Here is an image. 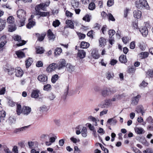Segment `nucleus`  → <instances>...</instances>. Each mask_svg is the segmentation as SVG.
Listing matches in <instances>:
<instances>
[{
  "label": "nucleus",
  "instance_id": "obj_1",
  "mask_svg": "<svg viewBox=\"0 0 153 153\" xmlns=\"http://www.w3.org/2000/svg\"><path fill=\"white\" fill-rule=\"evenodd\" d=\"M136 5L138 9H145L149 10L150 8L146 0H139V2L136 1Z\"/></svg>",
  "mask_w": 153,
  "mask_h": 153
},
{
  "label": "nucleus",
  "instance_id": "obj_2",
  "mask_svg": "<svg viewBox=\"0 0 153 153\" xmlns=\"http://www.w3.org/2000/svg\"><path fill=\"white\" fill-rule=\"evenodd\" d=\"M66 61L65 59H61L59 61L58 64H56L57 67L58 69L61 70L66 67Z\"/></svg>",
  "mask_w": 153,
  "mask_h": 153
},
{
  "label": "nucleus",
  "instance_id": "obj_3",
  "mask_svg": "<svg viewBox=\"0 0 153 153\" xmlns=\"http://www.w3.org/2000/svg\"><path fill=\"white\" fill-rule=\"evenodd\" d=\"M49 2H46L45 3H42L39 4H38L36 6L35 10H45L46 7L48 6Z\"/></svg>",
  "mask_w": 153,
  "mask_h": 153
},
{
  "label": "nucleus",
  "instance_id": "obj_4",
  "mask_svg": "<svg viewBox=\"0 0 153 153\" xmlns=\"http://www.w3.org/2000/svg\"><path fill=\"white\" fill-rule=\"evenodd\" d=\"M37 79L40 82L44 84L46 83L47 82L48 77L46 75H40L38 76Z\"/></svg>",
  "mask_w": 153,
  "mask_h": 153
},
{
  "label": "nucleus",
  "instance_id": "obj_5",
  "mask_svg": "<svg viewBox=\"0 0 153 153\" xmlns=\"http://www.w3.org/2000/svg\"><path fill=\"white\" fill-rule=\"evenodd\" d=\"M14 39L19 42L21 41V42L17 44V45L18 46H20L24 45L26 44V41L24 40H21V38L20 36L19 35H16L14 36L13 37Z\"/></svg>",
  "mask_w": 153,
  "mask_h": 153
},
{
  "label": "nucleus",
  "instance_id": "obj_6",
  "mask_svg": "<svg viewBox=\"0 0 153 153\" xmlns=\"http://www.w3.org/2000/svg\"><path fill=\"white\" fill-rule=\"evenodd\" d=\"M56 64L53 63L50 64L47 67L46 71L49 72H50L54 71L56 68Z\"/></svg>",
  "mask_w": 153,
  "mask_h": 153
},
{
  "label": "nucleus",
  "instance_id": "obj_7",
  "mask_svg": "<svg viewBox=\"0 0 153 153\" xmlns=\"http://www.w3.org/2000/svg\"><path fill=\"white\" fill-rule=\"evenodd\" d=\"M110 99H106L104 101V102L101 105V107L102 108H107L110 107L111 105Z\"/></svg>",
  "mask_w": 153,
  "mask_h": 153
},
{
  "label": "nucleus",
  "instance_id": "obj_8",
  "mask_svg": "<svg viewBox=\"0 0 153 153\" xmlns=\"http://www.w3.org/2000/svg\"><path fill=\"white\" fill-rule=\"evenodd\" d=\"M17 14V17L19 19L25 18L26 12L25 10H18Z\"/></svg>",
  "mask_w": 153,
  "mask_h": 153
},
{
  "label": "nucleus",
  "instance_id": "obj_9",
  "mask_svg": "<svg viewBox=\"0 0 153 153\" xmlns=\"http://www.w3.org/2000/svg\"><path fill=\"white\" fill-rule=\"evenodd\" d=\"M140 97V96L138 95H137L136 96L132 98L131 101V104L133 105H137Z\"/></svg>",
  "mask_w": 153,
  "mask_h": 153
},
{
  "label": "nucleus",
  "instance_id": "obj_10",
  "mask_svg": "<svg viewBox=\"0 0 153 153\" xmlns=\"http://www.w3.org/2000/svg\"><path fill=\"white\" fill-rule=\"evenodd\" d=\"M31 110L30 107L24 106L23 107L22 113L25 115H27L30 113Z\"/></svg>",
  "mask_w": 153,
  "mask_h": 153
},
{
  "label": "nucleus",
  "instance_id": "obj_11",
  "mask_svg": "<svg viewBox=\"0 0 153 153\" xmlns=\"http://www.w3.org/2000/svg\"><path fill=\"white\" fill-rule=\"evenodd\" d=\"M40 94V91L38 89L33 90L32 92L31 95V97L34 98H37L39 97Z\"/></svg>",
  "mask_w": 153,
  "mask_h": 153
},
{
  "label": "nucleus",
  "instance_id": "obj_12",
  "mask_svg": "<svg viewBox=\"0 0 153 153\" xmlns=\"http://www.w3.org/2000/svg\"><path fill=\"white\" fill-rule=\"evenodd\" d=\"M16 76L18 77H21L23 75V72L21 68L17 67L15 69Z\"/></svg>",
  "mask_w": 153,
  "mask_h": 153
},
{
  "label": "nucleus",
  "instance_id": "obj_13",
  "mask_svg": "<svg viewBox=\"0 0 153 153\" xmlns=\"http://www.w3.org/2000/svg\"><path fill=\"white\" fill-rule=\"evenodd\" d=\"M66 70L70 73H72L74 71L75 67L70 63H67L66 66Z\"/></svg>",
  "mask_w": 153,
  "mask_h": 153
},
{
  "label": "nucleus",
  "instance_id": "obj_14",
  "mask_svg": "<svg viewBox=\"0 0 153 153\" xmlns=\"http://www.w3.org/2000/svg\"><path fill=\"white\" fill-rule=\"evenodd\" d=\"M140 31L141 33L143 36L146 37L148 33V31L146 27H143L140 29Z\"/></svg>",
  "mask_w": 153,
  "mask_h": 153
},
{
  "label": "nucleus",
  "instance_id": "obj_15",
  "mask_svg": "<svg viewBox=\"0 0 153 153\" xmlns=\"http://www.w3.org/2000/svg\"><path fill=\"white\" fill-rule=\"evenodd\" d=\"M26 18L19 19L17 21V25L19 27H22L25 25Z\"/></svg>",
  "mask_w": 153,
  "mask_h": 153
},
{
  "label": "nucleus",
  "instance_id": "obj_16",
  "mask_svg": "<svg viewBox=\"0 0 153 153\" xmlns=\"http://www.w3.org/2000/svg\"><path fill=\"white\" fill-rule=\"evenodd\" d=\"M110 89L109 88H105L102 90V95L104 97H106L110 94Z\"/></svg>",
  "mask_w": 153,
  "mask_h": 153
},
{
  "label": "nucleus",
  "instance_id": "obj_17",
  "mask_svg": "<svg viewBox=\"0 0 153 153\" xmlns=\"http://www.w3.org/2000/svg\"><path fill=\"white\" fill-rule=\"evenodd\" d=\"M29 126H25L21 128H16L13 131V133L15 134H18L21 132L22 131H24L27 128H28Z\"/></svg>",
  "mask_w": 153,
  "mask_h": 153
},
{
  "label": "nucleus",
  "instance_id": "obj_18",
  "mask_svg": "<svg viewBox=\"0 0 153 153\" xmlns=\"http://www.w3.org/2000/svg\"><path fill=\"white\" fill-rule=\"evenodd\" d=\"M1 43H0V49L3 48L5 44L7 43L6 41V37L5 36H2L0 39Z\"/></svg>",
  "mask_w": 153,
  "mask_h": 153
},
{
  "label": "nucleus",
  "instance_id": "obj_19",
  "mask_svg": "<svg viewBox=\"0 0 153 153\" xmlns=\"http://www.w3.org/2000/svg\"><path fill=\"white\" fill-rule=\"evenodd\" d=\"M85 55L86 53L84 50H79L77 56L80 59L84 58L85 57Z\"/></svg>",
  "mask_w": 153,
  "mask_h": 153
},
{
  "label": "nucleus",
  "instance_id": "obj_20",
  "mask_svg": "<svg viewBox=\"0 0 153 153\" xmlns=\"http://www.w3.org/2000/svg\"><path fill=\"white\" fill-rule=\"evenodd\" d=\"M141 12L140 10H134L133 12L134 17L138 19L141 17Z\"/></svg>",
  "mask_w": 153,
  "mask_h": 153
},
{
  "label": "nucleus",
  "instance_id": "obj_21",
  "mask_svg": "<svg viewBox=\"0 0 153 153\" xmlns=\"http://www.w3.org/2000/svg\"><path fill=\"white\" fill-rule=\"evenodd\" d=\"M36 25V22L35 21L32 20L31 19H29V22L27 25V27L30 29Z\"/></svg>",
  "mask_w": 153,
  "mask_h": 153
},
{
  "label": "nucleus",
  "instance_id": "obj_22",
  "mask_svg": "<svg viewBox=\"0 0 153 153\" xmlns=\"http://www.w3.org/2000/svg\"><path fill=\"white\" fill-rule=\"evenodd\" d=\"M35 14L36 15H40L42 16H45L49 15V13L48 12H41L39 10H36Z\"/></svg>",
  "mask_w": 153,
  "mask_h": 153
},
{
  "label": "nucleus",
  "instance_id": "obj_23",
  "mask_svg": "<svg viewBox=\"0 0 153 153\" xmlns=\"http://www.w3.org/2000/svg\"><path fill=\"white\" fill-rule=\"evenodd\" d=\"M23 108H22L21 105L20 104H17L16 112L17 114L18 115H20V114L22 113Z\"/></svg>",
  "mask_w": 153,
  "mask_h": 153
},
{
  "label": "nucleus",
  "instance_id": "obj_24",
  "mask_svg": "<svg viewBox=\"0 0 153 153\" xmlns=\"http://www.w3.org/2000/svg\"><path fill=\"white\" fill-rule=\"evenodd\" d=\"M117 122V120L115 119V117L109 119L107 121V123L110 125H115Z\"/></svg>",
  "mask_w": 153,
  "mask_h": 153
},
{
  "label": "nucleus",
  "instance_id": "obj_25",
  "mask_svg": "<svg viewBox=\"0 0 153 153\" xmlns=\"http://www.w3.org/2000/svg\"><path fill=\"white\" fill-rule=\"evenodd\" d=\"M91 54L93 58L95 59H97L100 57V55L98 53V51L95 49H93L92 50Z\"/></svg>",
  "mask_w": 153,
  "mask_h": 153
},
{
  "label": "nucleus",
  "instance_id": "obj_26",
  "mask_svg": "<svg viewBox=\"0 0 153 153\" xmlns=\"http://www.w3.org/2000/svg\"><path fill=\"white\" fill-rule=\"evenodd\" d=\"M48 36L49 40H53L55 38L54 35L50 29H49L48 30Z\"/></svg>",
  "mask_w": 153,
  "mask_h": 153
},
{
  "label": "nucleus",
  "instance_id": "obj_27",
  "mask_svg": "<svg viewBox=\"0 0 153 153\" xmlns=\"http://www.w3.org/2000/svg\"><path fill=\"white\" fill-rule=\"evenodd\" d=\"M134 130L136 133L138 134H141L144 132V130L142 128L135 127Z\"/></svg>",
  "mask_w": 153,
  "mask_h": 153
},
{
  "label": "nucleus",
  "instance_id": "obj_28",
  "mask_svg": "<svg viewBox=\"0 0 153 153\" xmlns=\"http://www.w3.org/2000/svg\"><path fill=\"white\" fill-rule=\"evenodd\" d=\"M106 76L107 79L110 80L113 78L114 75L112 72L108 71L106 73Z\"/></svg>",
  "mask_w": 153,
  "mask_h": 153
},
{
  "label": "nucleus",
  "instance_id": "obj_29",
  "mask_svg": "<svg viewBox=\"0 0 153 153\" xmlns=\"http://www.w3.org/2000/svg\"><path fill=\"white\" fill-rule=\"evenodd\" d=\"M119 61L122 63H125L127 62L126 56L124 55L120 56L119 57Z\"/></svg>",
  "mask_w": 153,
  "mask_h": 153
},
{
  "label": "nucleus",
  "instance_id": "obj_30",
  "mask_svg": "<svg viewBox=\"0 0 153 153\" xmlns=\"http://www.w3.org/2000/svg\"><path fill=\"white\" fill-rule=\"evenodd\" d=\"M66 24L68 25V27L71 29L74 28V25L72 22L70 20H67L65 22Z\"/></svg>",
  "mask_w": 153,
  "mask_h": 153
},
{
  "label": "nucleus",
  "instance_id": "obj_31",
  "mask_svg": "<svg viewBox=\"0 0 153 153\" xmlns=\"http://www.w3.org/2000/svg\"><path fill=\"white\" fill-rule=\"evenodd\" d=\"M16 54L19 58H22L25 57V53L21 50H19L16 52Z\"/></svg>",
  "mask_w": 153,
  "mask_h": 153
},
{
  "label": "nucleus",
  "instance_id": "obj_32",
  "mask_svg": "<svg viewBox=\"0 0 153 153\" xmlns=\"http://www.w3.org/2000/svg\"><path fill=\"white\" fill-rule=\"evenodd\" d=\"M89 44L87 42H82L81 43V48H87L89 46Z\"/></svg>",
  "mask_w": 153,
  "mask_h": 153
},
{
  "label": "nucleus",
  "instance_id": "obj_33",
  "mask_svg": "<svg viewBox=\"0 0 153 153\" xmlns=\"http://www.w3.org/2000/svg\"><path fill=\"white\" fill-rule=\"evenodd\" d=\"M99 42L101 47L104 46L106 43V39L103 37H101L99 39Z\"/></svg>",
  "mask_w": 153,
  "mask_h": 153
},
{
  "label": "nucleus",
  "instance_id": "obj_34",
  "mask_svg": "<svg viewBox=\"0 0 153 153\" xmlns=\"http://www.w3.org/2000/svg\"><path fill=\"white\" fill-rule=\"evenodd\" d=\"M81 132L82 136L84 137H86L87 135V132L86 128L85 127H83Z\"/></svg>",
  "mask_w": 153,
  "mask_h": 153
},
{
  "label": "nucleus",
  "instance_id": "obj_35",
  "mask_svg": "<svg viewBox=\"0 0 153 153\" xmlns=\"http://www.w3.org/2000/svg\"><path fill=\"white\" fill-rule=\"evenodd\" d=\"M16 29L15 25L13 23L11 24L9 26L8 30L10 32H12L15 31Z\"/></svg>",
  "mask_w": 153,
  "mask_h": 153
},
{
  "label": "nucleus",
  "instance_id": "obj_36",
  "mask_svg": "<svg viewBox=\"0 0 153 153\" xmlns=\"http://www.w3.org/2000/svg\"><path fill=\"white\" fill-rule=\"evenodd\" d=\"M62 50L61 48H57L55 50L54 54L55 56L59 55L62 52Z\"/></svg>",
  "mask_w": 153,
  "mask_h": 153
},
{
  "label": "nucleus",
  "instance_id": "obj_37",
  "mask_svg": "<svg viewBox=\"0 0 153 153\" xmlns=\"http://www.w3.org/2000/svg\"><path fill=\"white\" fill-rule=\"evenodd\" d=\"M44 50L42 47H37L36 48V53L38 54H41L43 53L44 52Z\"/></svg>",
  "mask_w": 153,
  "mask_h": 153
},
{
  "label": "nucleus",
  "instance_id": "obj_38",
  "mask_svg": "<svg viewBox=\"0 0 153 153\" xmlns=\"http://www.w3.org/2000/svg\"><path fill=\"white\" fill-rule=\"evenodd\" d=\"M149 53L146 52H142L139 54L140 56L142 59L148 57Z\"/></svg>",
  "mask_w": 153,
  "mask_h": 153
},
{
  "label": "nucleus",
  "instance_id": "obj_39",
  "mask_svg": "<svg viewBox=\"0 0 153 153\" xmlns=\"http://www.w3.org/2000/svg\"><path fill=\"white\" fill-rule=\"evenodd\" d=\"M5 21H0V31H1L4 29L5 27Z\"/></svg>",
  "mask_w": 153,
  "mask_h": 153
},
{
  "label": "nucleus",
  "instance_id": "obj_40",
  "mask_svg": "<svg viewBox=\"0 0 153 153\" xmlns=\"http://www.w3.org/2000/svg\"><path fill=\"white\" fill-rule=\"evenodd\" d=\"M35 34L37 36H39L38 37V40L39 41H43L44 40L45 36V35L44 34H41L40 36H39L40 35L39 33H36Z\"/></svg>",
  "mask_w": 153,
  "mask_h": 153
},
{
  "label": "nucleus",
  "instance_id": "obj_41",
  "mask_svg": "<svg viewBox=\"0 0 153 153\" xmlns=\"http://www.w3.org/2000/svg\"><path fill=\"white\" fill-rule=\"evenodd\" d=\"M51 89V85L49 84H47L44 85L43 87V90L45 91H49Z\"/></svg>",
  "mask_w": 153,
  "mask_h": 153
},
{
  "label": "nucleus",
  "instance_id": "obj_42",
  "mask_svg": "<svg viewBox=\"0 0 153 153\" xmlns=\"http://www.w3.org/2000/svg\"><path fill=\"white\" fill-rule=\"evenodd\" d=\"M7 22L8 23L13 24L14 23V19L12 16H10L7 19Z\"/></svg>",
  "mask_w": 153,
  "mask_h": 153
},
{
  "label": "nucleus",
  "instance_id": "obj_43",
  "mask_svg": "<svg viewBox=\"0 0 153 153\" xmlns=\"http://www.w3.org/2000/svg\"><path fill=\"white\" fill-rule=\"evenodd\" d=\"M58 78L59 76L57 74H55L53 76L51 79L52 82L53 83H55L58 80Z\"/></svg>",
  "mask_w": 153,
  "mask_h": 153
},
{
  "label": "nucleus",
  "instance_id": "obj_44",
  "mask_svg": "<svg viewBox=\"0 0 153 153\" xmlns=\"http://www.w3.org/2000/svg\"><path fill=\"white\" fill-rule=\"evenodd\" d=\"M33 62L32 59L29 58L26 61V67L27 68L29 67Z\"/></svg>",
  "mask_w": 153,
  "mask_h": 153
},
{
  "label": "nucleus",
  "instance_id": "obj_45",
  "mask_svg": "<svg viewBox=\"0 0 153 153\" xmlns=\"http://www.w3.org/2000/svg\"><path fill=\"white\" fill-rule=\"evenodd\" d=\"M91 16H90L89 15L86 14L85 16L82 18L83 20L86 22H89L90 21V17Z\"/></svg>",
  "mask_w": 153,
  "mask_h": 153
},
{
  "label": "nucleus",
  "instance_id": "obj_46",
  "mask_svg": "<svg viewBox=\"0 0 153 153\" xmlns=\"http://www.w3.org/2000/svg\"><path fill=\"white\" fill-rule=\"evenodd\" d=\"M114 96L116 98L117 100H120L122 98L125 97L124 94H121L115 95Z\"/></svg>",
  "mask_w": 153,
  "mask_h": 153
},
{
  "label": "nucleus",
  "instance_id": "obj_47",
  "mask_svg": "<svg viewBox=\"0 0 153 153\" xmlns=\"http://www.w3.org/2000/svg\"><path fill=\"white\" fill-rule=\"evenodd\" d=\"M146 121L151 125L153 126V119L151 116H149L147 118Z\"/></svg>",
  "mask_w": 153,
  "mask_h": 153
},
{
  "label": "nucleus",
  "instance_id": "obj_48",
  "mask_svg": "<svg viewBox=\"0 0 153 153\" xmlns=\"http://www.w3.org/2000/svg\"><path fill=\"white\" fill-rule=\"evenodd\" d=\"M115 32L114 30H110L108 31V34L109 38H112V36L115 34Z\"/></svg>",
  "mask_w": 153,
  "mask_h": 153
},
{
  "label": "nucleus",
  "instance_id": "obj_49",
  "mask_svg": "<svg viewBox=\"0 0 153 153\" xmlns=\"http://www.w3.org/2000/svg\"><path fill=\"white\" fill-rule=\"evenodd\" d=\"M95 7L94 3L93 2H91L89 5L88 9L89 10H94Z\"/></svg>",
  "mask_w": 153,
  "mask_h": 153
},
{
  "label": "nucleus",
  "instance_id": "obj_50",
  "mask_svg": "<svg viewBox=\"0 0 153 153\" xmlns=\"http://www.w3.org/2000/svg\"><path fill=\"white\" fill-rule=\"evenodd\" d=\"M28 144L29 146V147L30 149H33L35 148L34 145L35 144V142H32L31 141H29L28 142Z\"/></svg>",
  "mask_w": 153,
  "mask_h": 153
},
{
  "label": "nucleus",
  "instance_id": "obj_51",
  "mask_svg": "<svg viewBox=\"0 0 153 153\" xmlns=\"http://www.w3.org/2000/svg\"><path fill=\"white\" fill-rule=\"evenodd\" d=\"M136 111L137 113H141L142 115H143L144 112L143 111V108L141 106H138L137 108Z\"/></svg>",
  "mask_w": 153,
  "mask_h": 153
},
{
  "label": "nucleus",
  "instance_id": "obj_52",
  "mask_svg": "<svg viewBox=\"0 0 153 153\" xmlns=\"http://www.w3.org/2000/svg\"><path fill=\"white\" fill-rule=\"evenodd\" d=\"M60 24V22L58 20H56V21H53V25L55 27H56L58 26Z\"/></svg>",
  "mask_w": 153,
  "mask_h": 153
},
{
  "label": "nucleus",
  "instance_id": "obj_53",
  "mask_svg": "<svg viewBox=\"0 0 153 153\" xmlns=\"http://www.w3.org/2000/svg\"><path fill=\"white\" fill-rule=\"evenodd\" d=\"M148 83L145 82L144 80L139 85V86L141 88H144L147 86Z\"/></svg>",
  "mask_w": 153,
  "mask_h": 153
},
{
  "label": "nucleus",
  "instance_id": "obj_54",
  "mask_svg": "<svg viewBox=\"0 0 153 153\" xmlns=\"http://www.w3.org/2000/svg\"><path fill=\"white\" fill-rule=\"evenodd\" d=\"M108 17L109 20L112 21H115V19L111 13H109L108 14Z\"/></svg>",
  "mask_w": 153,
  "mask_h": 153
},
{
  "label": "nucleus",
  "instance_id": "obj_55",
  "mask_svg": "<svg viewBox=\"0 0 153 153\" xmlns=\"http://www.w3.org/2000/svg\"><path fill=\"white\" fill-rule=\"evenodd\" d=\"M137 22L138 21L137 20L133 22V26L134 29H137L138 28Z\"/></svg>",
  "mask_w": 153,
  "mask_h": 153
},
{
  "label": "nucleus",
  "instance_id": "obj_56",
  "mask_svg": "<svg viewBox=\"0 0 153 153\" xmlns=\"http://www.w3.org/2000/svg\"><path fill=\"white\" fill-rule=\"evenodd\" d=\"M114 3V0H108L107 3V5L108 6L111 7L113 5Z\"/></svg>",
  "mask_w": 153,
  "mask_h": 153
},
{
  "label": "nucleus",
  "instance_id": "obj_57",
  "mask_svg": "<svg viewBox=\"0 0 153 153\" xmlns=\"http://www.w3.org/2000/svg\"><path fill=\"white\" fill-rule=\"evenodd\" d=\"M77 34L79 39H83L85 37V34L81 33H79Z\"/></svg>",
  "mask_w": 153,
  "mask_h": 153
},
{
  "label": "nucleus",
  "instance_id": "obj_58",
  "mask_svg": "<svg viewBox=\"0 0 153 153\" xmlns=\"http://www.w3.org/2000/svg\"><path fill=\"white\" fill-rule=\"evenodd\" d=\"M6 91L5 87H2L0 89V95L4 94Z\"/></svg>",
  "mask_w": 153,
  "mask_h": 153
},
{
  "label": "nucleus",
  "instance_id": "obj_59",
  "mask_svg": "<svg viewBox=\"0 0 153 153\" xmlns=\"http://www.w3.org/2000/svg\"><path fill=\"white\" fill-rule=\"evenodd\" d=\"M147 74L150 77H152L153 74V70L152 69L148 70Z\"/></svg>",
  "mask_w": 153,
  "mask_h": 153
},
{
  "label": "nucleus",
  "instance_id": "obj_60",
  "mask_svg": "<svg viewBox=\"0 0 153 153\" xmlns=\"http://www.w3.org/2000/svg\"><path fill=\"white\" fill-rule=\"evenodd\" d=\"M123 43L126 44L128 42V38L126 37H123L122 39Z\"/></svg>",
  "mask_w": 153,
  "mask_h": 153
},
{
  "label": "nucleus",
  "instance_id": "obj_61",
  "mask_svg": "<svg viewBox=\"0 0 153 153\" xmlns=\"http://www.w3.org/2000/svg\"><path fill=\"white\" fill-rule=\"evenodd\" d=\"M108 110L106 109H104L100 113V116H101L104 114H106L108 112Z\"/></svg>",
  "mask_w": 153,
  "mask_h": 153
},
{
  "label": "nucleus",
  "instance_id": "obj_62",
  "mask_svg": "<svg viewBox=\"0 0 153 153\" xmlns=\"http://www.w3.org/2000/svg\"><path fill=\"white\" fill-rule=\"evenodd\" d=\"M93 31L92 30L89 31L88 33L87 34V35L88 36L92 38L93 37Z\"/></svg>",
  "mask_w": 153,
  "mask_h": 153
},
{
  "label": "nucleus",
  "instance_id": "obj_63",
  "mask_svg": "<svg viewBox=\"0 0 153 153\" xmlns=\"http://www.w3.org/2000/svg\"><path fill=\"white\" fill-rule=\"evenodd\" d=\"M65 142V140L64 139H62L59 140V145L60 146H62Z\"/></svg>",
  "mask_w": 153,
  "mask_h": 153
},
{
  "label": "nucleus",
  "instance_id": "obj_64",
  "mask_svg": "<svg viewBox=\"0 0 153 153\" xmlns=\"http://www.w3.org/2000/svg\"><path fill=\"white\" fill-rule=\"evenodd\" d=\"M8 104L10 106L13 107L15 105V103L12 100H10L8 102Z\"/></svg>",
  "mask_w": 153,
  "mask_h": 153
}]
</instances>
